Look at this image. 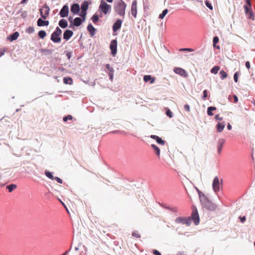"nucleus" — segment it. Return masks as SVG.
Listing matches in <instances>:
<instances>
[{
    "instance_id": "nucleus-31",
    "label": "nucleus",
    "mask_w": 255,
    "mask_h": 255,
    "mask_svg": "<svg viewBox=\"0 0 255 255\" xmlns=\"http://www.w3.org/2000/svg\"><path fill=\"white\" fill-rule=\"evenodd\" d=\"M87 14V11L81 10V11L79 12V14H77V15H79L80 16V18L83 19L84 21H85L86 18V15Z\"/></svg>"
},
{
    "instance_id": "nucleus-14",
    "label": "nucleus",
    "mask_w": 255,
    "mask_h": 255,
    "mask_svg": "<svg viewBox=\"0 0 255 255\" xmlns=\"http://www.w3.org/2000/svg\"><path fill=\"white\" fill-rule=\"evenodd\" d=\"M174 72L181 76L186 77L188 76L187 72L182 68L175 67L173 69Z\"/></svg>"
},
{
    "instance_id": "nucleus-41",
    "label": "nucleus",
    "mask_w": 255,
    "mask_h": 255,
    "mask_svg": "<svg viewBox=\"0 0 255 255\" xmlns=\"http://www.w3.org/2000/svg\"><path fill=\"white\" fill-rule=\"evenodd\" d=\"M25 31L27 33L31 34L34 32V28L33 26H29L26 28Z\"/></svg>"
},
{
    "instance_id": "nucleus-10",
    "label": "nucleus",
    "mask_w": 255,
    "mask_h": 255,
    "mask_svg": "<svg viewBox=\"0 0 255 255\" xmlns=\"http://www.w3.org/2000/svg\"><path fill=\"white\" fill-rule=\"evenodd\" d=\"M43 8L45 9L44 13L43 14V10H42V8H40L39 12H40L41 17L42 18H43V19H45L48 17V16L49 14L50 7L46 3H45L43 5Z\"/></svg>"
},
{
    "instance_id": "nucleus-27",
    "label": "nucleus",
    "mask_w": 255,
    "mask_h": 255,
    "mask_svg": "<svg viewBox=\"0 0 255 255\" xmlns=\"http://www.w3.org/2000/svg\"><path fill=\"white\" fill-rule=\"evenodd\" d=\"M151 148L153 149L154 153L155 154L159 157L160 154V148L155 144H151Z\"/></svg>"
},
{
    "instance_id": "nucleus-21",
    "label": "nucleus",
    "mask_w": 255,
    "mask_h": 255,
    "mask_svg": "<svg viewBox=\"0 0 255 255\" xmlns=\"http://www.w3.org/2000/svg\"><path fill=\"white\" fill-rule=\"evenodd\" d=\"M143 80L145 82H149L152 84L155 81V78L150 75H145L143 76Z\"/></svg>"
},
{
    "instance_id": "nucleus-64",
    "label": "nucleus",
    "mask_w": 255,
    "mask_h": 255,
    "mask_svg": "<svg viewBox=\"0 0 255 255\" xmlns=\"http://www.w3.org/2000/svg\"><path fill=\"white\" fill-rule=\"evenodd\" d=\"M245 66L248 69H249L251 68L250 62L249 61H246L245 63Z\"/></svg>"
},
{
    "instance_id": "nucleus-18",
    "label": "nucleus",
    "mask_w": 255,
    "mask_h": 255,
    "mask_svg": "<svg viewBox=\"0 0 255 255\" xmlns=\"http://www.w3.org/2000/svg\"><path fill=\"white\" fill-rule=\"evenodd\" d=\"M87 29L91 36L93 37L95 35L97 29L93 26L91 23L88 24Z\"/></svg>"
},
{
    "instance_id": "nucleus-7",
    "label": "nucleus",
    "mask_w": 255,
    "mask_h": 255,
    "mask_svg": "<svg viewBox=\"0 0 255 255\" xmlns=\"http://www.w3.org/2000/svg\"><path fill=\"white\" fill-rule=\"evenodd\" d=\"M175 223L177 224H182L183 225H186L187 226H190V221L189 220V218L188 217H179L175 219Z\"/></svg>"
},
{
    "instance_id": "nucleus-36",
    "label": "nucleus",
    "mask_w": 255,
    "mask_h": 255,
    "mask_svg": "<svg viewBox=\"0 0 255 255\" xmlns=\"http://www.w3.org/2000/svg\"><path fill=\"white\" fill-rule=\"evenodd\" d=\"M168 12V10L167 8L164 9L162 12L159 15L158 18L159 19H163L165 16L167 14Z\"/></svg>"
},
{
    "instance_id": "nucleus-40",
    "label": "nucleus",
    "mask_w": 255,
    "mask_h": 255,
    "mask_svg": "<svg viewBox=\"0 0 255 255\" xmlns=\"http://www.w3.org/2000/svg\"><path fill=\"white\" fill-rule=\"evenodd\" d=\"M205 4L206 6L210 10H213V7L212 6V3L209 0H205Z\"/></svg>"
},
{
    "instance_id": "nucleus-23",
    "label": "nucleus",
    "mask_w": 255,
    "mask_h": 255,
    "mask_svg": "<svg viewBox=\"0 0 255 255\" xmlns=\"http://www.w3.org/2000/svg\"><path fill=\"white\" fill-rule=\"evenodd\" d=\"M58 25L61 28L64 29L68 26V21L64 18L61 19L58 22Z\"/></svg>"
},
{
    "instance_id": "nucleus-53",
    "label": "nucleus",
    "mask_w": 255,
    "mask_h": 255,
    "mask_svg": "<svg viewBox=\"0 0 255 255\" xmlns=\"http://www.w3.org/2000/svg\"><path fill=\"white\" fill-rule=\"evenodd\" d=\"M76 26V25L75 24V23L74 22H72L71 23H70L69 25V28H71V29H72L73 30H75V27Z\"/></svg>"
},
{
    "instance_id": "nucleus-59",
    "label": "nucleus",
    "mask_w": 255,
    "mask_h": 255,
    "mask_svg": "<svg viewBox=\"0 0 255 255\" xmlns=\"http://www.w3.org/2000/svg\"><path fill=\"white\" fill-rule=\"evenodd\" d=\"M6 51V48H4L2 49H0V57L3 56L4 54V53Z\"/></svg>"
},
{
    "instance_id": "nucleus-58",
    "label": "nucleus",
    "mask_w": 255,
    "mask_h": 255,
    "mask_svg": "<svg viewBox=\"0 0 255 255\" xmlns=\"http://www.w3.org/2000/svg\"><path fill=\"white\" fill-rule=\"evenodd\" d=\"M152 253L154 255H162L156 249L153 250Z\"/></svg>"
},
{
    "instance_id": "nucleus-24",
    "label": "nucleus",
    "mask_w": 255,
    "mask_h": 255,
    "mask_svg": "<svg viewBox=\"0 0 255 255\" xmlns=\"http://www.w3.org/2000/svg\"><path fill=\"white\" fill-rule=\"evenodd\" d=\"M91 3V1L84 0L81 4V10H86L88 9L89 5Z\"/></svg>"
},
{
    "instance_id": "nucleus-34",
    "label": "nucleus",
    "mask_w": 255,
    "mask_h": 255,
    "mask_svg": "<svg viewBox=\"0 0 255 255\" xmlns=\"http://www.w3.org/2000/svg\"><path fill=\"white\" fill-rule=\"evenodd\" d=\"M220 67L218 65L214 66V67H213L211 68L210 72L212 74H217L219 70H220Z\"/></svg>"
},
{
    "instance_id": "nucleus-30",
    "label": "nucleus",
    "mask_w": 255,
    "mask_h": 255,
    "mask_svg": "<svg viewBox=\"0 0 255 255\" xmlns=\"http://www.w3.org/2000/svg\"><path fill=\"white\" fill-rule=\"evenodd\" d=\"M216 107L214 106L208 107L207 110V115L209 116H212L214 115L213 111L216 110Z\"/></svg>"
},
{
    "instance_id": "nucleus-52",
    "label": "nucleus",
    "mask_w": 255,
    "mask_h": 255,
    "mask_svg": "<svg viewBox=\"0 0 255 255\" xmlns=\"http://www.w3.org/2000/svg\"><path fill=\"white\" fill-rule=\"evenodd\" d=\"M53 180H56L58 183L62 184L63 183V180L58 177H54Z\"/></svg>"
},
{
    "instance_id": "nucleus-19",
    "label": "nucleus",
    "mask_w": 255,
    "mask_h": 255,
    "mask_svg": "<svg viewBox=\"0 0 255 255\" xmlns=\"http://www.w3.org/2000/svg\"><path fill=\"white\" fill-rule=\"evenodd\" d=\"M43 18L41 17L39 18L37 21V25L39 27L48 26L49 24V22L47 20L42 19Z\"/></svg>"
},
{
    "instance_id": "nucleus-33",
    "label": "nucleus",
    "mask_w": 255,
    "mask_h": 255,
    "mask_svg": "<svg viewBox=\"0 0 255 255\" xmlns=\"http://www.w3.org/2000/svg\"><path fill=\"white\" fill-rule=\"evenodd\" d=\"M38 36L40 39H44L46 36V32L44 30H40L38 32Z\"/></svg>"
},
{
    "instance_id": "nucleus-61",
    "label": "nucleus",
    "mask_w": 255,
    "mask_h": 255,
    "mask_svg": "<svg viewBox=\"0 0 255 255\" xmlns=\"http://www.w3.org/2000/svg\"><path fill=\"white\" fill-rule=\"evenodd\" d=\"M150 138H151L152 139H155L156 140V141L157 140V139H158V138L160 137L159 136L156 135H153V134H152L150 136Z\"/></svg>"
},
{
    "instance_id": "nucleus-37",
    "label": "nucleus",
    "mask_w": 255,
    "mask_h": 255,
    "mask_svg": "<svg viewBox=\"0 0 255 255\" xmlns=\"http://www.w3.org/2000/svg\"><path fill=\"white\" fill-rule=\"evenodd\" d=\"M219 74L220 75V78L222 80H224L228 76L227 73L223 70H221Z\"/></svg>"
},
{
    "instance_id": "nucleus-56",
    "label": "nucleus",
    "mask_w": 255,
    "mask_h": 255,
    "mask_svg": "<svg viewBox=\"0 0 255 255\" xmlns=\"http://www.w3.org/2000/svg\"><path fill=\"white\" fill-rule=\"evenodd\" d=\"M249 14V18L252 19H254V13L253 10H251L250 12L248 13Z\"/></svg>"
},
{
    "instance_id": "nucleus-16",
    "label": "nucleus",
    "mask_w": 255,
    "mask_h": 255,
    "mask_svg": "<svg viewBox=\"0 0 255 255\" xmlns=\"http://www.w3.org/2000/svg\"><path fill=\"white\" fill-rule=\"evenodd\" d=\"M131 12L132 15L135 18L136 17V15H137V1H136V0H134L131 3Z\"/></svg>"
},
{
    "instance_id": "nucleus-1",
    "label": "nucleus",
    "mask_w": 255,
    "mask_h": 255,
    "mask_svg": "<svg viewBox=\"0 0 255 255\" xmlns=\"http://www.w3.org/2000/svg\"><path fill=\"white\" fill-rule=\"evenodd\" d=\"M127 7V4L123 0H119L117 3L115 2L114 9L115 11L119 15L124 17L125 15V10Z\"/></svg>"
},
{
    "instance_id": "nucleus-13",
    "label": "nucleus",
    "mask_w": 255,
    "mask_h": 255,
    "mask_svg": "<svg viewBox=\"0 0 255 255\" xmlns=\"http://www.w3.org/2000/svg\"><path fill=\"white\" fill-rule=\"evenodd\" d=\"M71 12L74 15L79 14L80 10V7L78 3H73L71 5Z\"/></svg>"
},
{
    "instance_id": "nucleus-39",
    "label": "nucleus",
    "mask_w": 255,
    "mask_h": 255,
    "mask_svg": "<svg viewBox=\"0 0 255 255\" xmlns=\"http://www.w3.org/2000/svg\"><path fill=\"white\" fill-rule=\"evenodd\" d=\"M165 113H166V116L167 117H169L170 118H171L173 117V113L168 108H166V109H165Z\"/></svg>"
},
{
    "instance_id": "nucleus-43",
    "label": "nucleus",
    "mask_w": 255,
    "mask_h": 255,
    "mask_svg": "<svg viewBox=\"0 0 255 255\" xmlns=\"http://www.w3.org/2000/svg\"><path fill=\"white\" fill-rule=\"evenodd\" d=\"M73 117L70 115H68L63 117V120L64 122H66L68 120H72Z\"/></svg>"
},
{
    "instance_id": "nucleus-60",
    "label": "nucleus",
    "mask_w": 255,
    "mask_h": 255,
    "mask_svg": "<svg viewBox=\"0 0 255 255\" xmlns=\"http://www.w3.org/2000/svg\"><path fill=\"white\" fill-rule=\"evenodd\" d=\"M233 102L234 103H236L238 102V98L237 96H236V95H233Z\"/></svg>"
},
{
    "instance_id": "nucleus-50",
    "label": "nucleus",
    "mask_w": 255,
    "mask_h": 255,
    "mask_svg": "<svg viewBox=\"0 0 255 255\" xmlns=\"http://www.w3.org/2000/svg\"><path fill=\"white\" fill-rule=\"evenodd\" d=\"M65 53H66V55L67 57V59L68 60H70L72 56V52L65 51Z\"/></svg>"
},
{
    "instance_id": "nucleus-46",
    "label": "nucleus",
    "mask_w": 255,
    "mask_h": 255,
    "mask_svg": "<svg viewBox=\"0 0 255 255\" xmlns=\"http://www.w3.org/2000/svg\"><path fill=\"white\" fill-rule=\"evenodd\" d=\"M196 189L198 192V194L199 195V199L200 200L201 199H202L203 197H204V196H205V195L200 190H199V189L198 188H196Z\"/></svg>"
},
{
    "instance_id": "nucleus-8",
    "label": "nucleus",
    "mask_w": 255,
    "mask_h": 255,
    "mask_svg": "<svg viewBox=\"0 0 255 255\" xmlns=\"http://www.w3.org/2000/svg\"><path fill=\"white\" fill-rule=\"evenodd\" d=\"M123 20L121 19H117L116 21L114 23L112 26V30L113 31V35H115L117 34H114L117 31L120 30L122 27Z\"/></svg>"
},
{
    "instance_id": "nucleus-9",
    "label": "nucleus",
    "mask_w": 255,
    "mask_h": 255,
    "mask_svg": "<svg viewBox=\"0 0 255 255\" xmlns=\"http://www.w3.org/2000/svg\"><path fill=\"white\" fill-rule=\"evenodd\" d=\"M212 188L215 192H217L220 190V182L218 176L215 177L213 179Z\"/></svg>"
},
{
    "instance_id": "nucleus-17",
    "label": "nucleus",
    "mask_w": 255,
    "mask_h": 255,
    "mask_svg": "<svg viewBox=\"0 0 255 255\" xmlns=\"http://www.w3.org/2000/svg\"><path fill=\"white\" fill-rule=\"evenodd\" d=\"M19 36V33L18 31H15L13 32L12 33L10 34L9 35H8L6 39L7 40L12 42L13 41L17 39V38Z\"/></svg>"
},
{
    "instance_id": "nucleus-6",
    "label": "nucleus",
    "mask_w": 255,
    "mask_h": 255,
    "mask_svg": "<svg viewBox=\"0 0 255 255\" xmlns=\"http://www.w3.org/2000/svg\"><path fill=\"white\" fill-rule=\"evenodd\" d=\"M117 45L118 42L116 39H113L110 42V49L111 50V54L113 56H115L117 53Z\"/></svg>"
},
{
    "instance_id": "nucleus-42",
    "label": "nucleus",
    "mask_w": 255,
    "mask_h": 255,
    "mask_svg": "<svg viewBox=\"0 0 255 255\" xmlns=\"http://www.w3.org/2000/svg\"><path fill=\"white\" fill-rule=\"evenodd\" d=\"M219 41V38L218 36H215L213 37V45L214 47H216V45Z\"/></svg>"
},
{
    "instance_id": "nucleus-47",
    "label": "nucleus",
    "mask_w": 255,
    "mask_h": 255,
    "mask_svg": "<svg viewBox=\"0 0 255 255\" xmlns=\"http://www.w3.org/2000/svg\"><path fill=\"white\" fill-rule=\"evenodd\" d=\"M208 91L207 90H204L203 92V96H202V99L205 100L207 97L208 96Z\"/></svg>"
},
{
    "instance_id": "nucleus-57",
    "label": "nucleus",
    "mask_w": 255,
    "mask_h": 255,
    "mask_svg": "<svg viewBox=\"0 0 255 255\" xmlns=\"http://www.w3.org/2000/svg\"><path fill=\"white\" fill-rule=\"evenodd\" d=\"M27 16V12L26 11H23L22 12H21V16L23 18H25Z\"/></svg>"
},
{
    "instance_id": "nucleus-29",
    "label": "nucleus",
    "mask_w": 255,
    "mask_h": 255,
    "mask_svg": "<svg viewBox=\"0 0 255 255\" xmlns=\"http://www.w3.org/2000/svg\"><path fill=\"white\" fill-rule=\"evenodd\" d=\"M63 83H64V84H65L66 85H71L73 84V79L72 78H71L70 77H69V76L65 77L63 78Z\"/></svg>"
},
{
    "instance_id": "nucleus-2",
    "label": "nucleus",
    "mask_w": 255,
    "mask_h": 255,
    "mask_svg": "<svg viewBox=\"0 0 255 255\" xmlns=\"http://www.w3.org/2000/svg\"><path fill=\"white\" fill-rule=\"evenodd\" d=\"M200 201L202 207L207 210L213 211H215L217 208V205L210 201L206 196L201 199Z\"/></svg>"
},
{
    "instance_id": "nucleus-11",
    "label": "nucleus",
    "mask_w": 255,
    "mask_h": 255,
    "mask_svg": "<svg viewBox=\"0 0 255 255\" xmlns=\"http://www.w3.org/2000/svg\"><path fill=\"white\" fill-rule=\"evenodd\" d=\"M69 12V7L67 4H64L61 9L59 14L62 18L67 17Z\"/></svg>"
},
{
    "instance_id": "nucleus-3",
    "label": "nucleus",
    "mask_w": 255,
    "mask_h": 255,
    "mask_svg": "<svg viewBox=\"0 0 255 255\" xmlns=\"http://www.w3.org/2000/svg\"><path fill=\"white\" fill-rule=\"evenodd\" d=\"M188 218H189V220L190 221V224L191 223V221H193L195 226L199 224V215L197 207L194 205L192 206V213L191 216L188 217Z\"/></svg>"
},
{
    "instance_id": "nucleus-5",
    "label": "nucleus",
    "mask_w": 255,
    "mask_h": 255,
    "mask_svg": "<svg viewBox=\"0 0 255 255\" xmlns=\"http://www.w3.org/2000/svg\"><path fill=\"white\" fill-rule=\"evenodd\" d=\"M111 8L112 6L111 5L108 4L104 0H101L98 10L100 13L102 14L103 13L106 15L111 11Z\"/></svg>"
},
{
    "instance_id": "nucleus-49",
    "label": "nucleus",
    "mask_w": 255,
    "mask_h": 255,
    "mask_svg": "<svg viewBox=\"0 0 255 255\" xmlns=\"http://www.w3.org/2000/svg\"><path fill=\"white\" fill-rule=\"evenodd\" d=\"M156 142L159 144L163 145L165 144L166 141L165 140L162 139L161 137H159L156 141Z\"/></svg>"
},
{
    "instance_id": "nucleus-26",
    "label": "nucleus",
    "mask_w": 255,
    "mask_h": 255,
    "mask_svg": "<svg viewBox=\"0 0 255 255\" xmlns=\"http://www.w3.org/2000/svg\"><path fill=\"white\" fill-rule=\"evenodd\" d=\"M225 125L224 122H219L216 125L217 131L218 132H222L225 128Z\"/></svg>"
},
{
    "instance_id": "nucleus-44",
    "label": "nucleus",
    "mask_w": 255,
    "mask_h": 255,
    "mask_svg": "<svg viewBox=\"0 0 255 255\" xmlns=\"http://www.w3.org/2000/svg\"><path fill=\"white\" fill-rule=\"evenodd\" d=\"M179 51L186 52H193L194 51V49L190 48H182L179 49Z\"/></svg>"
},
{
    "instance_id": "nucleus-54",
    "label": "nucleus",
    "mask_w": 255,
    "mask_h": 255,
    "mask_svg": "<svg viewBox=\"0 0 255 255\" xmlns=\"http://www.w3.org/2000/svg\"><path fill=\"white\" fill-rule=\"evenodd\" d=\"M239 219H240L241 222L242 223H244L246 220V217L245 216H239Z\"/></svg>"
},
{
    "instance_id": "nucleus-45",
    "label": "nucleus",
    "mask_w": 255,
    "mask_h": 255,
    "mask_svg": "<svg viewBox=\"0 0 255 255\" xmlns=\"http://www.w3.org/2000/svg\"><path fill=\"white\" fill-rule=\"evenodd\" d=\"M245 12L246 14H248L250 12L251 10H252V7H249L248 5H244Z\"/></svg>"
},
{
    "instance_id": "nucleus-4",
    "label": "nucleus",
    "mask_w": 255,
    "mask_h": 255,
    "mask_svg": "<svg viewBox=\"0 0 255 255\" xmlns=\"http://www.w3.org/2000/svg\"><path fill=\"white\" fill-rule=\"evenodd\" d=\"M62 31L59 26H57L55 30L51 33L50 40L55 43H59L61 41V35Z\"/></svg>"
},
{
    "instance_id": "nucleus-55",
    "label": "nucleus",
    "mask_w": 255,
    "mask_h": 255,
    "mask_svg": "<svg viewBox=\"0 0 255 255\" xmlns=\"http://www.w3.org/2000/svg\"><path fill=\"white\" fill-rule=\"evenodd\" d=\"M184 109L185 111L189 112L190 111V107L188 104H185L184 106Z\"/></svg>"
},
{
    "instance_id": "nucleus-51",
    "label": "nucleus",
    "mask_w": 255,
    "mask_h": 255,
    "mask_svg": "<svg viewBox=\"0 0 255 255\" xmlns=\"http://www.w3.org/2000/svg\"><path fill=\"white\" fill-rule=\"evenodd\" d=\"M132 236L133 237H135V238H140V235L138 233V232L137 231H133L132 233V234H131Z\"/></svg>"
},
{
    "instance_id": "nucleus-20",
    "label": "nucleus",
    "mask_w": 255,
    "mask_h": 255,
    "mask_svg": "<svg viewBox=\"0 0 255 255\" xmlns=\"http://www.w3.org/2000/svg\"><path fill=\"white\" fill-rule=\"evenodd\" d=\"M225 140L224 139L219 138L218 139V143H217V149H218V152L219 154L221 153L222 150V148H223V145L225 144Z\"/></svg>"
},
{
    "instance_id": "nucleus-32",
    "label": "nucleus",
    "mask_w": 255,
    "mask_h": 255,
    "mask_svg": "<svg viewBox=\"0 0 255 255\" xmlns=\"http://www.w3.org/2000/svg\"><path fill=\"white\" fill-rule=\"evenodd\" d=\"M17 185L15 184H11L6 186V188L8 190L9 192H11L13 190L16 189Z\"/></svg>"
},
{
    "instance_id": "nucleus-63",
    "label": "nucleus",
    "mask_w": 255,
    "mask_h": 255,
    "mask_svg": "<svg viewBox=\"0 0 255 255\" xmlns=\"http://www.w3.org/2000/svg\"><path fill=\"white\" fill-rule=\"evenodd\" d=\"M246 4L245 5H248L249 7H252V3L250 0H245Z\"/></svg>"
},
{
    "instance_id": "nucleus-62",
    "label": "nucleus",
    "mask_w": 255,
    "mask_h": 255,
    "mask_svg": "<svg viewBox=\"0 0 255 255\" xmlns=\"http://www.w3.org/2000/svg\"><path fill=\"white\" fill-rule=\"evenodd\" d=\"M215 119L217 121H222L223 120V118L220 117L219 114L215 115Z\"/></svg>"
},
{
    "instance_id": "nucleus-48",
    "label": "nucleus",
    "mask_w": 255,
    "mask_h": 255,
    "mask_svg": "<svg viewBox=\"0 0 255 255\" xmlns=\"http://www.w3.org/2000/svg\"><path fill=\"white\" fill-rule=\"evenodd\" d=\"M239 75H240L239 72H236L234 74V80L236 83H237L238 81V77H239Z\"/></svg>"
},
{
    "instance_id": "nucleus-38",
    "label": "nucleus",
    "mask_w": 255,
    "mask_h": 255,
    "mask_svg": "<svg viewBox=\"0 0 255 255\" xmlns=\"http://www.w3.org/2000/svg\"><path fill=\"white\" fill-rule=\"evenodd\" d=\"M40 51L41 53H45L47 54H51L53 52V50L49 49L41 48L40 49Z\"/></svg>"
},
{
    "instance_id": "nucleus-35",
    "label": "nucleus",
    "mask_w": 255,
    "mask_h": 255,
    "mask_svg": "<svg viewBox=\"0 0 255 255\" xmlns=\"http://www.w3.org/2000/svg\"><path fill=\"white\" fill-rule=\"evenodd\" d=\"M44 174L48 178L53 180L54 176H53V173L52 172L49 171L48 170H45L44 171Z\"/></svg>"
},
{
    "instance_id": "nucleus-25",
    "label": "nucleus",
    "mask_w": 255,
    "mask_h": 255,
    "mask_svg": "<svg viewBox=\"0 0 255 255\" xmlns=\"http://www.w3.org/2000/svg\"><path fill=\"white\" fill-rule=\"evenodd\" d=\"M159 205L161 207H162L165 209L168 210L173 213H177L178 211V209L176 207H174V208L170 207L169 206H166L165 205H164L163 204H160V203H159Z\"/></svg>"
},
{
    "instance_id": "nucleus-22",
    "label": "nucleus",
    "mask_w": 255,
    "mask_h": 255,
    "mask_svg": "<svg viewBox=\"0 0 255 255\" xmlns=\"http://www.w3.org/2000/svg\"><path fill=\"white\" fill-rule=\"evenodd\" d=\"M103 15L101 13H100L99 15L97 13L94 14L91 18V19L93 21V22L96 24L97 22L100 20V18L102 17Z\"/></svg>"
},
{
    "instance_id": "nucleus-12",
    "label": "nucleus",
    "mask_w": 255,
    "mask_h": 255,
    "mask_svg": "<svg viewBox=\"0 0 255 255\" xmlns=\"http://www.w3.org/2000/svg\"><path fill=\"white\" fill-rule=\"evenodd\" d=\"M106 68L107 69L106 72L109 75V79L112 81L114 78V69L111 66L110 64H107L106 65Z\"/></svg>"
},
{
    "instance_id": "nucleus-28",
    "label": "nucleus",
    "mask_w": 255,
    "mask_h": 255,
    "mask_svg": "<svg viewBox=\"0 0 255 255\" xmlns=\"http://www.w3.org/2000/svg\"><path fill=\"white\" fill-rule=\"evenodd\" d=\"M84 21H85L80 17H76L74 18L73 22L76 25V27H78L80 26L83 22H84Z\"/></svg>"
},
{
    "instance_id": "nucleus-15",
    "label": "nucleus",
    "mask_w": 255,
    "mask_h": 255,
    "mask_svg": "<svg viewBox=\"0 0 255 255\" xmlns=\"http://www.w3.org/2000/svg\"><path fill=\"white\" fill-rule=\"evenodd\" d=\"M74 32L70 29H66L63 34V38L66 41L69 40L73 35Z\"/></svg>"
}]
</instances>
